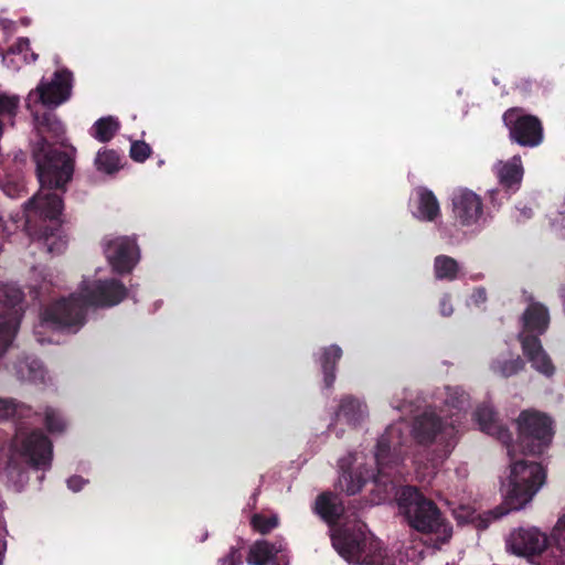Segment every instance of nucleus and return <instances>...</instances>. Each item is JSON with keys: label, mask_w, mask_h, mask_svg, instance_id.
Listing matches in <instances>:
<instances>
[{"label": "nucleus", "mask_w": 565, "mask_h": 565, "mask_svg": "<svg viewBox=\"0 0 565 565\" xmlns=\"http://www.w3.org/2000/svg\"><path fill=\"white\" fill-rule=\"evenodd\" d=\"M405 425L397 423L391 425L380 437L374 460L377 467V475L366 471L362 477L364 468L363 458L350 456L352 468L343 471L339 478V488L348 494H354L361 490L367 478H373L375 497L372 501L376 504L386 502L394 498L397 501L399 512L406 518L408 524L418 532L427 535V542L435 548L447 544L452 536L451 524L441 515L436 504L426 499L414 487L396 489L390 478H395L397 466L402 461L401 446L403 444V429Z\"/></svg>", "instance_id": "nucleus-1"}, {"label": "nucleus", "mask_w": 565, "mask_h": 565, "mask_svg": "<svg viewBox=\"0 0 565 565\" xmlns=\"http://www.w3.org/2000/svg\"><path fill=\"white\" fill-rule=\"evenodd\" d=\"M127 296L126 287L116 278H106L96 273L83 279L77 290L67 298L50 305L41 315L34 333L41 343L58 342L60 332H76L85 322L89 307H111Z\"/></svg>", "instance_id": "nucleus-2"}, {"label": "nucleus", "mask_w": 565, "mask_h": 565, "mask_svg": "<svg viewBox=\"0 0 565 565\" xmlns=\"http://www.w3.org/2000/svg\"><path fill=\"white\" fill-rule=\"evenodd\" d=\"M38 167L40 190L25 204L26 223L33 221L63 223V201L52 190L63 189L73 173V164L68 154L53 151L47 142L41 139L33 149Z\"/></svg>", "instance_id": "nucleus-3"}, {"label": "nucleus", "mask_w": 565, "mask_h": 565, "mask_svg": "<svg viewBox=\"0 0 565 565\" xmlns=\"http://www.w3.org/2000/svg\"><path fill=\"white\" fill-rule=\"evenodd\" d=\"M73 75L67 70L56 71L52 78H43L38 86L30 90L26 99V109L31 113L35 127L41 135L52 134L58 137L64 132L63 124L50 111L72 95Z\"/></svg>", "instance_id": "nucleus-4"}, {"label": "nucleus", "mask_w": 565, "mask_h": 565, "mask_svg": "<svg viewBox=\"0 0 565 565\" xmlns=\"http://www.w3.org/2000/svg\"><path fill=\"white\" fill-rule=\"evenodd\" d=\"M331 539L335 551L349 564L409 565L407 556L388 553L362 523L333 530Z\"/></svg>", "instance_id": "nucleus-5"}, {"label": "nucleus", "mask_w": 565, "mask_h": 565, "mask_svg": "<svg viewBox=\"0 0 565 565\" xmlns=\"http://www.w3.org/2000/svg\"><path fill=\"white\" fill-rule=\"evenodd\" d=\"M515 446L508 445L510 465L501 482V491L510 510L525 508L544 486L546 471L544 467L524 458H513Z\"/></svg>", "instance_id": "nucleus-6"}, {"label": "nucleus", "mask_w": 565, "mask_h": 565, "mask_svg": "<svg viewBox=\"0 0 565 565\" xmlns=\"http://www.w3.org/2000/svg\"><path fill=\"white\" fill-rule=\"evenodd\" d=\"M468 401V396L459 388H447V397L445 399L449 411L454 409L451 416H457L450 423L443 424L440 418L431 411L425 412L417 416L412 426V435L418 444H430L437 441L440 444H449L456 436V423L458 415L463 409Z\"/></svg>", "instance_id": "nucleus-7"}, {"label": "nucleus", "mask_w": 565, "mask_h": 565, "mask_svg": "<svg viewBox=\"0 0 565 565\" xmlns=\"http://www.w3.org/2000/svg\"><path fill=\"white\" fill-rule=\"evenodd\" d=\"M515 423L519 447L524 452L540 456L547 450L554 435L548 416L536 411H523Z\"/></svg>", "instance_id": "nucleus-8"}, {"label": "nucleus", "mask_w": 565, "mask_h": 565, "mask_svg": "<svg viewBox=\"0 0 565 565\" xmlns=\"http://www.w3.org/2000/svg\"><path fill=\"white\" fill-rule=\"evenodd\" d=\"M12 448L13 455L8 467L9 473L15 469V456L39 469H46L51 465L52 445L41 431L18 433Z\"/></svg>", "instance_id": "nucleus-9"}, {"label": "nucleus", "mask_w": 565, "mask_h": 565, "mask_svg": "<svg viewBox=\"0 0 565 565\" xmlns=\"http://www.w3.org/2000/svg\"><path fill=\"white\" fill-rule=\"evenodd\" d=\"M22 292L14 285H0V358L11 345L22 313Z\"/></svg>", "instance_id": "nucleus-10"}, {"label": "nucleus", "mask_w": 565, "mask_h": 565, "mask_svg": "<svg viewBox=\"0 0 565 565\" xmlns=\"http://www.w3.org/2000/svg\"><path fill=\"white\" fill-rule=\"evenodd\" d=\"M451 202L455 221L461 227L475 233L486 226L488 220L479 194L469 189H459L454 193Z\"/></svg>", "instance_id": "nucleus-11"}, {"label": "nucleus", "mask_w": 565, "mask_h": 565, "mask_svg": "<svg viewBox=\"0 0 565 565\" xmlns=\"http://www.w3.org/2000/svg\"><path fill=\"white\" fill-rule=\"evenodd\" d=\"M105 257L117 274H129L141 258L136 236H115L105 242Z\"/></svg>", "instance_id": "nucleus-12"}, {"label": "nucleus", "mask_w": 565, "mask_h": 565, "mask_svg": "<svg viewBox=\"0 0 565 565\" xmlns=\"http://www.w3.org/2000/svg\"><path fill=\"white\" fill-rule=\"evenodd\" d=\"M503 120L509 129L510 138L523 147H536L543 140V128L540 120L525 114L520 108L505 111Z\"/></svg>", "instance_id": "nucleus-13"}, {"label": "nucleus", "mask_w": 565, "mask_h": 565, "mask_svg": "<svg viewBox=\"0 0 565 565\" xmlns=\"http://www.w3.org/2000/svg\"><path fill=\"white\" fill-rule=\"evenodd\" d=\"M550 536L539 527H519L507 539V548L514 555L529 557L542 554L548 546Z\"/></svg>", "instance_id": "nucleus-14"}, {"label": "nucleus", "mask_w": 565, "mask_h": 565, "mask_svg": "<svg viewBox=\"0 0 565 565\" xmlns=\"http://www.w3.org/2000/svg\"><path fill=\"white\" fill-rule=\"evenodd\" d=\"M249 565H288L286 545L282 541L270 543L262 540L256 541L249 548L246 558Z\"/></svg>", "instance_id": "nucleus-15"}, {"label": "nucleus", "mask_w": 565, "mask_h": 565, "mask_svg": "<svg viewBox=\"0 0 565 565\" xmlns=\"http://www.w3.org/2000/svg\"><path fill=\"white\" fill-rule=\"evenodd\" d=\"M411 214L422 222H435L440 216V205L435 194L427 188L418 186L409 196Z\"/></svg>", "instance_id": "nucleus-16"}, {"label": "nucleus", "mask_w": 565, "mask_h": 565, "mask_svg": "<svg viewBox=\"0 0 565 565\" xmlns=\"http://www.w3.org/2000/svg\"><path fill=\"white\" fill-rule=\"evenodd\" d=\"M447 503L450 505L452 515L459 523H477L478 527H487L490 521L500 519L509 512V509L499 507L481 516L477 515L475 507L466 504L459 499L452 498L447 500Z\"/></svg>", "instance_id": "nucleus-17"}, {"label": "nucleus", "mask_w": 565, "mask_h": 565, "mask_svg": "<svg viewBox=\"0 0 565 565\" xmlns=\"http://www.w3.org/2000/svg\"><path fill=\"white\" fill-rule=\"evenodd\" d=\"M521 344L523 354L536 372L546 377L554 375L555 366L547 352L543 349L539 338H531L523 334L521 337Z\"/></svg>", "instance_id": "nucleus-18"}, {"label": "nucleus", "mask_w": 565, "mask_h": 565, "mask_svg": "<svg viewBox=\"0 0 565 565\" xmlns=\"http://www.w3.org/2000/svg\"><path fill=\"white\" fill-rule=\"evenodd\" d=\"M493 172L499 184L509 192H516L522 183L524 168L521 157L514 156L509 160H500L493 166Z\"/></svg>", "instance_id": "nucleus-19"}, {"label": "nucleus", "mask_w": 565, "mask_h": 565, "mask_svg": "<svg viewBox=\"0 0 565 565\" xmlns=\"http://www.w3.org/2000/svg\"><path fill=\"white\" fill-rule=\"evenodd\" d=\"M550 324V315L545 306L540 302H531L522 316V330L519 339L523 334L531 338H537L543 334Z\"/></svg>", "instance_id": "nucleus-20"}, {"label": "nucleus", "mask_w": 565, "mask_h": 565, "mask_svg": "<svg viewBox=\"0 0 565 565\" xmlns=\"http://www.w3.org/2000/svg\"><path fill=\"white\" fill-rule=\"evenodd\" d=\"M0 56L3 65L11 71H19L23 65L38 60V54L31 50L26 38L19 39L7 53L0 52Z\"/></svg>", "instance_id": "nucleus-21"}, {"label": "nucleus", "mask_w": 565, "mask_h": 565, "mask_svg": "<svg viewBox=\"0 0 565 565\" xmlns=\"http://www.w3.org/2000/svg\"><path fill=\"white\" fill-rule=\"evenodd\" d=\"M367 415L366 405L353 397H345L340 404L337 413V423L347 424L349 426L359 425Z\"/></svg>", "instance_id": "nucleus-22"}, {"label": "nucleus", "mask_w": 565, "mask_h": 565, "mask_svg": "<svg viewBox=\"0 0 565 565\" xmlns=\"http://www.w3.org/2000/svg\"><path fill=\"white\" fill-rule=\"evenodd\" d=\"M491 370L504 377L512 376L524 367V362L518 353L504 348L492 360Z\"/></svg>", "instance_id": "nucleus-23"}, {"label": "nucleus", "mask_w": 565, "mask_h": 565, "mask_svg": "<svg viewBox=\"0 0 565 565\" xmlns=\"http://www.w3.org/2000/svg\"><path fill=\"white\" fill-rule=\"evenodd\" d=\"M475 417L481 430L490 435H497L502 443L509 444L511 436L508 430L497 424L493 409L490 406L479 407Z\"/></svg>", "instance_id": "nucleus-24"}, {"label": "nucleus", "mask_w": 565, "mask_h": 565, "mask_svg": "<svg viewBox=\"0 0 565 565\" xmlns=\"http://www.w3.org/2000/svg\"><path fill=\"white\" fill-rule=\"evenodd\" d=\"M61 225L62 223L52 224V227L45 226L42 228L40 238L51 254H60L67 246V235Z\"/></svg>", "instance_id": "nucleus-25"}, {"label": "nucleus", "mask_w": 565, "mask_h": 565, "mask_svg": "<svg viewBox=\"0 0 565 565\" xmlns=\"http://www.w3.org/2000/svg\"><path fill=\"white\" fill-rule=\"evenodd\" d=\"M315 511L328 523L334 522L343 512L338 497L323 493L317 498Z\"/></svg>", "instance_id": "nucleus-26"}, {"label": "nucleus", "mask_w": 565, "mask_h": 565, "mask_svg": "<svg viewBox=\"0 0 565 565\" xmlns=\"http://www.w3.org/2000/svg\"><path fill=\"white\" fill-rule=\"evenodd\" d=\"M96 169L106 174H113L119 171L122 167L121 159L118 153L110 149H102L97 152L95 158Z\"/></svg>", "instance_id": "nucleus-27"}, {"label": "nucleus", "mask_w": 565, "mask_h": 565, "mask_svg": "<svg viewBox=\"0 0 565 565\" xmlns=\"http://www.w3.org/2000/svg\"><path fill=\"white\" fill-rule=\"evenodd\" d=\"M119 128V122L114 117L100 118L92 127L90 135L100 142L109 141Z\"/></svg>", "instance_id": "nucleus-28"}, {"label": "nucleus", "mask_w": 565, "mask_h": 565, "mask_svg": "<svg viewBox=\"0 0 565 565\" xmlns=\"http://www.w3.org/2000/svg\"><path fill=\"white\" fill-rule=\"evenodd\" d=\"M434 269L438 279L452 280L457 277L460 266L454 258L440 255L434 260Z\"/></svg>", "instance_id": "nucleus-29"}, {"label": "nucleus", "mask_w": 565, "mask_h": 565, "mask_svg": "<svg viewBox=\"0 0 565 565\" xmlns=\"http://www.w3.org/2000/svg\"><path fill=\"white\" fill-rule=\"evenodd\" d=\"M342 351L337 345L326 348L320 354L319 361L324 372L326 382L330 385L334 379L332 373L335 362L341 358Z\"/></svg>", "instance_id": "nucleus-30"}, {"label": "nucleus", "mask_w": 565, "mask_h": 565, "mask_svg": "<svg viewBox=\"0 0 565 565\" xmlns=\"http://www.w3.org/2000/svg\"><path fill=\"white\" fill-rule=\"evenodd\" d=\"M20 97L13 94L0 93V119L12 121L18 114Z\"/></svg>", "instance_id": "nucleus-31"}, {"label": "nucleus", "mask_w": 565, "mask_h": 565, "mask_svg": "<svg viewBox=\"0 0 565 565\" xmlns=\"http://www.w3.org/2000/svg\"><path fill=\"white\" fill-rule=\"evenodd\" d=\"M18 375L28 381H39L43 379V370L41 363L32 359L31 361L20 362L17 366Z\"/></svg>", "instance_id": "nucleus-32"}, {"label": "nucleus", "mask_w": 565, "mask_h": 565, "mask_svg": "<svg viewBox=\"0 0 565 565\" xmlns=\"http://www.w3.org/2000/svg\"><path fill=\"white\" fill-rule=\"evenodd\" d=\"M44 420L46 428L52 434L63 433L67 426V423L61 413L51 407L45 408Z\"/></svg>", "instance_id": "nucleus-33"}, {"label": "nucleus", "mask_w": 565, "mask_h": 565, "mask_svg": "<svg viewBox=\"0 0 565 565\" xmlns=\"http://www.w3.org/2000/svg\"><path fill=\"white\" fill-rule=\"evenodd\" d=\"M253 527L262 534H266L278 526L279 518L277 514H255L250 521Z\"/></svg>", "instance_id": "nucleus-34"}, {"label": "nucleus", "mask_w": 565, "mask_h": 565, "mask_svg": "<svg viewBox=\"0 0 565 565\" xmlns=\"http://www.w3.org/2000/svg\"><path fill=\"white\" fill-rule=\"evenodd\" d=\"M550 539L557 550L561 552L565 551V511L558 516L554 524Z\"/></svg>", "instance_id": "nucleus-35"}, {"label": "nucleus", "mask_w": 565, "mask_h": 565, "mask_svg": "<svg viewBox=\"0 0 565 565\" xmlns=\"http://www.w3.org/2000/svg\"><path fill=\"white\" fill-rule=\"evenodd\" d=\"M24 405L18 404L11 398L0 397V419H7L14 415L22 416L24 415Z\"/></svg>", "instance_id": "nucleus-36"}, {"label": "nucleus", "mask_w": 565, "mask_h": 565, "mask_svg": "<svg viewBox=\"0 0 565 565\" xmlns=\"http://www.w3.org/2000/svg\"><path fill=\"white\" fill-rule=\"evenodd\" d=\"M151 154V148L143 141H134L130 146V157L137 162H143Z\"/></svg>", "instance_id": "nucleus-37"}, {"label": "nucleus", "mask_w": 565, "mask_h": 565, "mask_svg": "<svg viewBox=\"0 0 565 565\" xmlns=\"http://www.w3.org/2000/svg\"><path fill=\"white\" fill-rule=\"evenodd\" d=\"M512 193L513 192L507 193L504 189L502 191L499 188H492L487 191V198L492 207L499 209L507 200H509Z\"/></svg>", "instance_id": "nucleus-38"}, {"label": "nucleus", "mask_w": 565, "mask_h": 565, "mask_svg": "<svg viewBox=\"0 0 565 565\" xmlns=\"http://www.w3.org/2000/svg\"><path fill=\"white\" fill-rule=\"evenodd\" d=\"M242 555L237 548L232 547L226 556L220 559L218 565H241Z\"/></svg>", "instance_id": "nucleus-39"}, {"label": "nucleus", "mask_w": 565, "mask_h": 565, "mask_svg": "<svg viewBox=\"0 0 565 565\" xmlns=\"http://www.w3.org/2000/svg\"><path fill=\"white\" fill-rule=\"evenodd\" d=\"M87 482L88 481L81 476H72L67 479V487L73 492H78L87 484Z\"/></svg>", "instance_id": "nucleus-40"}, {"label": "nucleus", "mask_w": 565, "mask_h": 565, "mask_svg": "<svg viewBox=\"0 0 565 565\" xmlns=\"http://www.w3.org/2000/svg\"><path fill=\"white\" fill-rule=\"evenodd\" d=\"M487 299V295H486V290L483 288H478L476 289L469 300H468V305L469 306H480L481 303H483Z\"/></svg>", "instance_id": "nucleus-41"}, {"label": "nucleus", "mask_w": 565, "mask_h": 565, "mask_svg": "<svg viewBox=\"0 0 565 565\" xmlns=\"http://www.w3.org/2000/svg\"><path fill=\"white\" fill-rule=\"evenodd\" d=\"M552 225L556 231L565 232V211L558 212L553 216Z\"/></svg>", "instance_id": "nucleus-42"}, {"label": "nucleus", "mask_w": 565, "mask_h": 565, "mask_svg": "<svg viewBox=\"0 0 565 565\" xmlns=\"http://www.w3.org/2000/svg\"><path fill=\"white\" fill-rule=\"evenodd\" d=\"M440 312L443 316H450L452 313V306L448 297H444L440 300Z\"/></svg>", "instance_id": "nucleus-43"}, {"label": "nucleus", "mask_w": 565, "mask_h": 565, "mask_svg": "<svg viewBox=\"0 0 565 565\" xmlns=\"http://www.w3.org/2000/svg\"><path fill=\"white\" fill-rule=\"evenodd\" d=\"M39 271V276H41V278L44 280V281H49V282H52V278H53V275L50 270L45 269V268H42V269H38L35 268L34 269V274H36Z\"/></svg>", "instance_id": "nucleus-44"}, {"label": "nucleus", "mask_w": 565, "mask_h": 565, "mask_svg": "<svg viewBox=\"0 0 565 565\" xmlns=\"http://www.w3.org/2000/svg\"><path fill=\"white\" fill-rule=\"evenodd\" d=\"M417 473L420 476L422 479H426L430 472L420 471L419 468H417Z\"/></svg>", "instance_id": "nucleus-45"}, {"label": "nucleus", "mask_w": 565, "mask_h": 565, "mask_svg": "<svg viewBox=\"0 0 565 565\" xmlns=\"http://www.w3.org/2000/svg\"><path fill=\"white\" fill-rule=\"evenodd\" d=\"M0 24H1L4 29H7V28H9V26L12 24V22H11V21H8V20H1V21H0Z\"/></svg>", "instance_id": "nucleus-46"}, {"label": "nucleus", "mask_w": 565, "mask_h": 565, "mask_svg": "<svg viewBox=\"0 0 565 565\" xmlns=\"http://www.w3.org/2000/svg\"><path fill=\"white\" fill-rule=\"evenodd\" d=\"M21 22L24 24V25H28L30 23V20L29 19H22Z\"/></svg>", "instance_id": "nucleus-47"}, {"label": "nucleus", "mask_w": 565, "mask_h": 565, "mask_svg": "<svg viewBox=\"0 0 565 565\" xmlns=\"http://www.w3.org/2000/svg\"><path fill=\"white\" fill-rule=\"evenodd\" d=\"M345 466H347V461H345V459H343V460L341 461V468H342V469H344V467H345Z\"/></svg>", "instance_id": "nucleus-48"}, {"label": "nucleus", "mask_w": 565, "mask_h": 565, "mask_svg": "<svg viewBox=\"0 0 565 565\" xmlns=\"http://www.w3.org/2000/svg\"><path fill=\"white\" fill-rule=\"evenodd\" d=\"M396 408H404L405 406H401V405H395Z\"/></svg>", "instance_id": "nucleus-49"}]
</instances>
